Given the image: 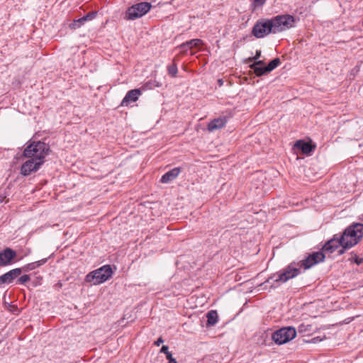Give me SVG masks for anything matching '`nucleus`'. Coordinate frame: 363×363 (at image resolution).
<instances>
[{
    "label": "nucleus",
    "mask_w": 363,
    "mask_h": 363,
    "mask_svg": "<svg viewBox=\"0 0 363 363\" xmlns=\"http://www.w3.org/2000/svg\"><path fill=\"white\" fill-rule=\"evenodd\" d=\"M294 16L289 14L278 15L272 18L258 20L252 29V34L257 38H262L269 33H277L292 28Z\"/></svg>",
    "instance_id": "1"
},
{
    "label": "nucleus",
    "mask_w": 363,
    "mask_h": 363,
    "mask_svg": "<svg viewBox=\"0 0 363 363\" xmlns=\"http://www.w3.org/2000/svg\"><path fill=\"white\" fill-rule=\"evenodd\" d=\"M363 237V224L354 223L348 226L342 234H335L333 237L328 240L323 245V250L329 252H335L337 250V245L333 244H341L345 241L349 244H346L345 247H352Z\"/></svg>",
    "instance_id": "2"
},
{
    "label": "nucleus",
    "mask_w": 363,
    "mask_h": 363,
    "mask_svg": "<svg viewBox=\"0 0 363 363\" xmlns=\"http://www.w3.org/2000/svg\"><path fill=\"white\" fill-rule=\"evenodd\" d=\"M301 268L298 262H293L283 269L270 276L266 280V283L271 284V287H277L279 283H285L297 277L301 273Z\"/></svg>",
    "instance_id": "3"
},
{
    "label": "nucleus",
    "mask_w": 363,
    "mask_h": 363,
    "mask_svg": "<svg viewBox=\"0 0 363 363\" xmlns=\"http://www.w3.org/2000/svg\"><path fill=\"white\" fill-rule=\"evenodd\" d=\"M50 147L48 145L40 141H33L24 149L23 155L24 157L30 158L37 162H45V157L48 155Z\"/></svg>",
    "instance_id": "4"
},
{
    "label": "nucleus",
    "mask_w": 363,
    "mask_h": 363,
    "mask_svg": "<svg viewBox=\"0 0 363 363\" xmlns=\"http://www.w3.org/2000/svg\"><path fill=\"white\" fill-rule=\"evenodd\" d=\"M296 330L294 327L282 328L274 332L272 339L277 345H283L291 340L296 336Z\"/></svg>",
    "instance_id": "5"
},
{
    "label": "nucleus",
    "mask_w": 363,
    "mask_h": 363,
    "mask_svg": "<svg viewBox=\"0 0 363 363\" xmlns=\"http://www.w3.org/2000/svg\"><path fill=\"white\" fill-rule=\"evenodd\" d=\"M333 252L323 250V246L320 251L309 254L305 259L298 262V264H300V267H303L304 269H308L313 266L323 262L325 259V254H331Z\"/></svg>",
    "instance_id": "6"
},
{
    "label": "nucleus",
    "mask_w": 363,
    "mask_h": 363,
    "mask_svg": "<svg viewBox=\"0 0 363 363\" xmlns=\"http://www.w3.org/2000/svg\"><path fill=\"white\" fill-rule=\"evenodd\" d=\"M152 8L149 2H140L129 7L126 11V18L129 20H135L145 15Z\"/></svg>",
    "instance_id": "7"
},
{
    "label": "nucleus",
    "mask_w": 363,
    "mask_h": 363,
    "mask_svg": "<svg viewBox=\"0 0 363 363\" xmlns=\"http://www.w3.org/2000/svg\"><path fill=\"white\" fill-rule=\"evenodd\" d=\"M113 275V270L111 265H104L94 271H92V284H100L108 279Z\"/></svg>",
    "instance_id": "8"
},
{
    "label": "nucleus",
    "mask_w": 363,
    "mask_h": 363,
    "mask_svg": "<svg viewBox=\"0 0 363 363\" xmlns=\"http://www.w3.org/2000/svg\"><path fill=\"white\" fill-rule=\"evenodd\" d=\"M42 162H37L28 158L21 167V174L23 176H28L33 172H37L42 165Z\"/></svg>",
    "instance_id": "9"
},
{
    "label": "nucleus",
    "mask_w": 363,
    "mask_h": 363,
    "mask_svg": "<svg viewBox=\"0 0 363 363\" xmlns=\"http://www.w3.org/2000/svg\"><path fill=\"white\" fill-rule=\"evenodd\" d=\"M316 145L313 144L311 140L306 141L304 140H297L294 145V148L301 152L305 155H310L314 151Z\"/></svg>",
    "instance_id": "10"
},
{
    "label": "nucleus",
    "mask_w": 363,
    "mask_h": 363,
    "mask_svg": "<svg viewBox=\"0 0 363 363\" xmlns=\"http://www.w3.org/2000/svg\"><path fill=\"white\" fill-rule=\"evenodd\" d=\"M141 94L142 90L140 89H134L128 91L122 100L121 106H128L130 103L137 101Z\"/></svg>",
    "instance_id": "11"
},
{
    "label": "nucleus",
    "mask_w": 363,
    "mask_h": 363,
    "mask_svg": "<svg viewBox=\"0 0 363 363\" xmlns=\"http://www.w3.org/2000/svg\"><path fill=\"white\" fill-rule=\"evenodd\" d=\"M16 257V252L9 247H6L0 252V266H6Z\"/></svg>",
    "instance_id": "12"
},
{
    "label": "nucleus",
    "mask_w": 363,
    "mask_h": 363,
    "mask_svg": "<svg viewBox=\"0 0 363 363\" xmlns=\"http://www.w3.org/2000/svg\"><path fill=\"white\" fill-rule=\"evenodd\" d=\"M21 269L16 268L6 272L0 277V284L11 283L15 278L18 277L21 274Z\"/></svg>",
    "instance_id": "13"
},
{
    "label": "nucleus",
    "mask_w": 363,
    "mask_h": 363,
    "mask_svg": "<svg viewBox=\"0 0 363 363\" xmlns=\"http://www.w3.org/2000/svg\"><path fill=\"white\" fill-rule=\"evenodd\" d=\"M202 45H203V43L201 39H192L182 43L177 48L181 50L182 53L184 54L189 48H197Z\"/></svg>",
    "instance_id": "14"
},
{
    "label": "nucleus",
    "mask_w": 363,
    "mask_h": 363,
    "mask_svg": "<svg viewBox=\"0 0 363 363\" xmlns=\"http://www.w3.org/2000/svg\"><path fill=\"white\" fill-rule=\"evenodd\" d=\"M180 172V167H174L172 169L166 172L164 174H163L160 181L162 184H167L174 180L178 177Z\"/></svg>",
    "instance_id": "15"
},
{
    "label": "nucleus",
    "mask_w": 363,
    "mask_h": 363,
    "mask_svg": "<svg viewBox=\"0 0 363 363\" xmlns=\"http://www.w3.org/2000/svg\"><path fill=\"white\" fill-rule=\"evenodd\" d=\"M227 123L226 117H219L212 120L207 125V129L209 131H213L222 128Z\"/></svg>",
    "instance_id": "16"
},
{
    "label": "nucleus",
    "mask_w": 363,
    "mask_h": 363,
    "mask_svg": "<svg viewBox=\"0 0 363 363\" xmlns=\"http://www.w3.org/2000/svg\"><path fill=\"white\" fill-rule=\"evenodd\" d=\"M207 323L206 326L211 327L215 325L218 320V315L216 311L211 310L206 313Z\"/></svg>",
    "instance_id": "17"
},
{
    "label": "nucleus",
    "mask_w": 363,
    "mask_h": 363,
    "mask_svg": "<svg viewBox=\"0 0 363 363\" xmlns=\"http://www.w3.org/2000/svg\"><path fill=\"white\" fill-rule=\"evenodd\" d=\"M91 18V11L86 13V14L77 20L74 21V22L70 25V27L73 29L78 28L81 26L84 22L87 21Z\"/></svg>",
    "instance_id": "18"
},
{
    "label": "nucleus",
    "mask_w": 363,
    "mask_h": 363,
    "mask_svg": "<svg viewBox=\"0 0 363 363\" xmlns=\"http://www.w3.org/2000/svg\"><path fill=\"white\" fill-rule=\"evenodd\" d=\"M313 331V326L310 324L301 323L298 327V332L303 336L308 335Z\"/></svg>",
    "instance_id": "19"
},
{
    "label": "nucleus",
    "mask_w": 363,
    "mask_h": 363,
    "mask_svg": "<svg viewBox=\"0 0 363 363\" xmlns=\"http://www.w3.org/2000/svg\"><path fill=\"white\" fill-rule=\"evenodd\" d=\"M250 69L254 70L255 74L257 77H261L269 73V71L267 69V66H259Z\"/></svg>",
    "instance_id": "20"
},
{
    "label": "nucleus",
    "mask_w": 363,
    "mask_h": 363,
    "mask_svg": "<svg viewBox=\"0 0 363 363\" xmlns=\"http://www.w3.org/2000/svg\"><path fill=\"white\" fill-rule=\"evenodd\" d=\"M167 72L169 76L172 77H176L177 72H178V68L177 64L173 62L172 64L167 66Z\"/></svg>",
    "instance_id": "21"
},
{
    "label": "nucleus",
    "mask_w": 363,
    "mask_h": 363,
    "mask_svg": "<svg viewBox=\"0 0 363 363\" xmlns=\"http://www.w3.org/2000/svg\"><path fill=\"white\" fill-rule=\"evenodd\" d=\"M281 64V60L279 57H276L271 60L269 64L267 65V70L272 72L274 69H276Z\"/></svg>",
    "instance_id": "22"
},
{
    "label": "nucleus",
    "mask_w": 363,
    "mask_h": 363,
    "mask_svg": "<svg viewBox=\"0 0 363 363\" xmlns=\"http://www.w3.org/2000/svg\"><path fill=\"white\" fill-rule=\"evenodd\" d=\"M346 244H349V243L346 242L345 241H342V242H341V244L336 245H337V249H338L340 247H341V248L339 249L338 251H337V255H343L345 252L346 250H348V249L351 248V247H345L346 246ZM332 245L333 246V245H335L333 244Z\"/></svg>",
    "instance_id": "23"
},
{
    "label": "nucleus",
    "mask_w": 363,
    "mask_h": 363,
    "mask_svg": "<svg viewBox=\"0 0 363 363\" xmlns=\"http://www.w3.org/2000/svg\"><path fill=\"white\" fill-rule=\"evenodd\" d=\"M45 262H46V259H45V260L42 259L40 261H38L35 262L28 264L25 267V271L33 270V269H35L37 267H39L42 263H45Z\"/></svg>",
    "instance_id": "24"
},
{
    "label": "nucleus",
    "mask_w": 363,
    "mask_h": 363,
    "mask_svg": "<svg viewBox=\"0 0 363 363\" xmlns=\"http://www.w3.org/2000/svg\"><path fill=\"white\" fill-rule=\"evenodd\" d=\"M254 62L251 65H250V68H253V67H259V66H264V61L262 60H253Z\"/></svg>",
    "instance_id": "25"
},
{
    "label": "nucleus",
    "mask_w": 363,
    "mask_h": 363,
    "mask_svg": "<svg viewBox=\"0 0 363 363\" xmlns=\"http://www.w3.org/2000/svg\"><path fill=\"white\" fill-rule=\"evenodd\" d=\"M267 0H254L253 3L252 4V6L254 8H256L257 6H262L265 3Z\"/></svg>",
    "instance_id": "26"
},
{
    "label": "nucleus",
    "mask_w": 363,
    "mask_h": 363,
    "mask_svg": "<svg viewBox=\"0 0 363 363\" xmlns=\"http://www.w3.org/2000/svg\"><path fill=\"white\" fill-rule=\"evenodd\" d=\"M261 57V50H256L255 56L253 57H249L247 60V62H252L253 60H257Z\"/></svg>",
    "instance_id": "27"
},
{
    "label": "nucleus",
    "mask_w": 363,
    "mask_h": 363,
    "mask_svg": "<svg viewBox=\"0 0 363 363\" xmlns=\"http://www.w3.org/2000/svg\"><path fill=\"white\" fill-rule=\"evenodd\" d=\"M29 280H30V276H29V275H27V274H25V275L21 276V277L18 279V281H19L21 284H25V283H26L27 281H28Z\"/></svg>",
    "instance_id": "28"
},
{
    "label": "nucleus",
    "mask_w": 363,
    "mask_h": 363,
    "mask_svg": "<svg viewBox=\"0 0 363 363\" xmlns=\"http://www.w3.org/2000/svg\"><path fill=\"white\" fill-rule=\"evenodd\" d=\"M166 358L168 360V363H177L176 359H174L172 357V352H170L169 354H167V355L166 356Z\"/></svg>",
    "instance_id": "29"
},
{
    "label": "nucleus",
    "mask_w": 363,
    "mask_h": 363,
    "mask_svg": "<svg viewBox=\"0 0 363 363\" xmlns=\"http://www.w3.org/2000/svg\"><path fill=\"white\" fill-rule=\"evenodd\" d=\"M160 352L165 354L166 356H167V354H169L171 352L169 351V347L168 346L162 345V348L160 350Z\"/></svg>",
    "instance_id": "30"
},
{
    "label": "nucleus",
    "mask_w": 363,
    "mask_h": 363,
    "mask_svg": "<svg viewBox=\"0 0 363 363\" xmlns=\"http://www.w3.org/2000/svg\"><path fill=\"white\" fill-rule=\"evenodd\" d=\"M354 261L357 265H360L361 264L363 263V258L359 257L358 256L356 255L355 257L354 258Z\"/></svg>",
    "instance_id": "31"
},
{
    "label": "nucleus",
    "mask_w": 363,
    "mask_h": 363,
    "mask_svg": "<svg viewBox=\"0 0 363 363\" xmlns=\"http://www.w3.org/2000/svg\"><path fill=\"white\" fill-rule=\"evenodd\" d=\"M164 342V340L162 337H160L155 342V345H157V346H160V344L163 343Z\"/></svg>",
    "instance_id": "32"
},
{
    "label": "nucleus",
    "mask_w": 363,
    "mask_h": 363,
    "mask_svg": "<svg viewBox=\"0 0 363 363\" xmlns=\"http://www.w3.org/2000/svg\"><path fill=\"white\" fill-rule=\"evenodd\" d=\"M320 341H321V339L319 337H315L312 338L311 340V341H309V342H312V343H317Z\"/></svg>",
    "instance_id": "33"
},
{
    "label": "nucleus",
    "mask_w": 363,
    "mask_h": 363,
    "mask_svg": "<svg viewBox=\"0 0 363 363\" xmlns=\"http://www.w3.org/2000/svg\"><path fill=\"white\" fill-rule=\"evenodd\" d=\"M223 80L222 79H218V84L219 86H222L223 85Z\"/></svg>",
    "instance_id": "34"
},
{
    "label": "nucleus",
    "mask_w": 363,
    "mask_h": 363,
    "mask_svg": "<svg viewBox=\"0 0 363 363\" xmlns=\"http://www.w3.org/2000/svg\"><path fill=\"white\" fill-rule=\"evenodd\" d=\"M90 278H91V273H89L86 276V280L87 281H90Z\"/></svg>",
    "instance_id": "35"
},
{
    "label": "nucleus",
    "mask_w": 363,
    "mask_h": 363,
    "mask_svg": "<svg viewBox=\"0 0 363 363\" xmlns=\"http://www.w3.org/2000/svg\"><path fill=\"white\" fill-rule=\"evenodd\" d=\"M96 14H97V12H96V11H92V13H91V15H92V19H93L94 18H95V16H96Z\"/></svg>",
    "instance_id": "36"
}]
</instances>
